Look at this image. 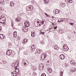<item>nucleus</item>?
Wrapping results in <instances>:
<instances>
[{
	"label": "nucleus",
	"instance_id": "1",
	"mask_svg": "<svg viewBox=\"0 0 76 76\" xmlns=\"http://www.w3.org/2000/svg\"><path fill=\"white\" fill-rule=\"evenodd\" d=\"M69 48H68L67 44H65L63 46V50H64L65 51H67L69 50Z\"/></svg>",
	"mask_w": 76,
	"mask_h": 76
},
{
	"label": "nucleus",
	"instance_id": "2",
	"mask_svg": "<svg viewBox=\"0 0 76 76\" xmlns=\"http://www.w3.org/2000/svg\"><path fill=\"white\" fill-rule=\"evenodd\" d=\"M47 57V54L45 53H43L41 54V58L42 60H45Z\"/></svg>",
	"mask_w": 76,
	"mask_h": 76
},
{
	"label": "nucleus",
	"instance_id": "3",
	"mask_svg": "<svg viewBox=\"0 0 76 76\" xmlns=\"http://www.w3.org/2000/svg\"><path fill=\"white\" fill-rule=\"evenodd\" d=\"M6 54L8 56H10L12 54V50L9 49L6 52Z\"/></svg>",
	"mask_w": 76,
	"mask_h": 76
},
{
	"label": "nucleus",
	"instance_id": "4",
	"mask_svg": "<svg viewBox=\"0 0 76 76\" xmlns=\"http://www.w3.org/2000/svg\"><path fill=\"white\" fill-rule=\"evenodd\" d=\"M22 29L25 32H28V28H27V27L26 26H24L22 28Z\"/></svg>",
	"mask_w": 76,
	"mask_h": 76
},
{
	"label": "nucleus",
	"instance_id": "5",
	"mask_svg": "<svg viewBox=\"0 0 76 76\" xmlns=\"http://www.w3.org/2000/svg\"><path fill=\"white\" fill-rule=\"evenodd\" d=\"M1 20L4 21L3 23V26L6 25V23H5V22H6V17L4 16H3V18H2V19Z\"/></svg>",
	"mask_w": 76,
	"mask_h": 76
},
{
	"label": "nucleus",
	"instance_id": "6",
	"mask_svg": "<svg viewBox=\"0 0 76 76\" xmlns=\"http://www.w3.org/2000/svg\"><path fill=\"white\" fill-rule=\"evenodd\" d=\"M70 63L71 64L72 66H76V62H75V61L73 60H71L70 62Z\"/></svg>",
	"mask_w": 76,
	"mask_h": 76
},
{
	"label": "nucleus",
	"instance_id": "7",
	"mask_svg": "<svg viewBox=\"0 0 76 76\" xmlns=\"http://www.w3.org/2000/svg\"><path fill=\"white\" fill-rule=\"evenodd\" d=\"M24 25L26 27H29V23L28 22V21H26L24 23Z\"/></svg>",
	"mask_w": 76,
	"mask_h": 76
},
{
	"label": "nucleus",
	"instance_id": "8",
	"mask_svg": "<svg viewBox=\"0 0 76 76\" xmlns=\"http://www.w3.org/2000/svg\"><path fill=\"white\" fill-rule=\"evenodd\" d=\"M60 58L61 60H64L65 58V56L64 55L61 54L60 56Z\"/></svg>",
	"mask_w": 76,
	"mask_h": 76
},
{
	"label": "nucleus",
	"instance_id": "9",
	"mask_svg": "<svg viewBox=\"0 0 76 76\" xmlns=\"http://www.w3.org/2000/svg\"><path fill=\"white\" fill-rule=\"evenodd\" d=\"M47 70H48V72H49V73H51L53 72L52 69L50 68V67H48L47 69Z\"/></svg>",
	"mask_w": 76,
	"mask_h": 76
},
{
	"label": "nucleus",
	"instance_id": "10",
	"mask_svg": "<svg viewBox=\"0 0 76 76\" xmlns=\"http://www.w3.org/2000/svg\"><path fill=\"white\" fill-rule=\"evenodd\" d=\"M21 20V19L19 17H17V18L15 19V21L18 22H20Z\"/></svg>",
	"mask_w": 76,
	"mask_h": 76
},
{
	"label": "nucleus",
	"instance_id": "11",
	"mask_svg": "<svg viewBox=\"0 0 76 76\" xmlns=\"http://www.w3.org/2000/svg\"><path fill=\"white\" fill-rule=\"evenodd\" d=\"M35 35V32L34 31H31V36L32 37H34Z\"/></svg>",
	"mask_w": 76,
	"mask_h": 76
},
{
	"label": "nucleus",
	"instance_id": "12",
	"mask_svg": "<svg viewBox=\"0 0 76 76\" xmlns=\"http://www.w3.org/2000/svg\"><path fill=\"white\" fill-rule=\"evenodd\" d=\"M36 51L37 53H38V54H40V53L42 52V50L37 49Z\"/></svg>",
	"mask_w": 76,
	"mask_h": 76
},
{
	"label": "nucleus",
	"instance_id": "13",
	"mask_svg": "<svg viewBox=\"0 0 76 76\" xmlns=\"http://www.w3.org/2000/svg\"><path fill=\"white\" fill-rule=\"evenodd\" d=\"M24 64L25 66H28V62L27 61H24Z\"/></svg>",
	"mask_w": 76,
	"mask_h": 76
},
{
	"label": "nucleus",
	"instance_id": "14",
	"mask_svg": "<svg viewBox=\"0 0 76 76\" xmlns=\"http://www.w3.org/2000/svg\"><path fill=\"white\" fill-rule=\"evenodd\" d=\"M59 48V47H58V46L56 45L54 47V49L55 50H57V51H58V49Z\"/></svg>",
	"mask_w": 76,
	"mask_h": 76
},
{
	"label": "nucleus",
	"instance_id": "15",
	"mask_svg": "<svg viewBox=\"0 0 76 76\" xmlns=\"http://www.w3.org/2000/svg\"><path fill=\"white\" fill-rule=\"evenodd\" d=\"M15 4H14V2H10V6L11 7H13L14 6Z\"/></svg>",
	"mask_w": 76,
	"mask_h": 76
},
{
	"label": "nucleus",
	"instance_id": "16",
	"mask_svg": "<svg viewBox=\"0 0 76 76\" xmlns=\"http://www.w3.org/2000/svg\"><path fill=\"white\" fill-rule=\"evenodd\" d=\"M61 6L62 7H66V4H61Z\"/></svg>",
	"mask_w": 76,
	"mask_h": 76
},
{
	"label": "nucleus",
	"instance_id": "17",
	"mask_svg": "<svg viewBox=\"0 0 76 76\" xmlns=\"http://www.w3.org/2000/svg\"><path fill=\"white\" fill-rule=\"evenodd\" d=\"M17 31H15L14 32V34H13V35L14 37H16V36H17V34L16 33Z\"/></svg>",
	"mask_w": 76,
	"mask_h": 76
},
{
	"label": "nucleus",
	"instance_id": "18",
	"mask_svg": "<svg viewBox=\"0 0 76 76\" xmlns=\"http://www.w3.org/2000/svg\"><path fill=\"white\" fill-rule=\"evenodd\" d=\"M58 53H61L63 51V50L59 48L58 50Z\"/></svg>",
	"mask_w": 76,
	"mask_h": 76
},
{
	"label": "nucleus",
	"instance_id": "19",
	"mask_svg": "<svg viewBox=\"0 0 76 76\" xmlns=\"http://www.w3.org/2000/svg\"><path fill=\"white\" fill-rule=\"evenodd\" d=\"M44 67V65H43V64H40L39 66V67Z\"/></svg>",
	"mask_w": 76,
	"mask_h": 76
},
{
	"label": "nucleus",
	"instance_id": "20",
	"mask_svg": "<svg viewBox=\"0 0 76 76\" xmlns=\"http://www.w3.org/2000/svg\"><path fill=\"white\" fill-rule=\"evenodd\" d=\"M67 2L68 3H73V1L72 0H68L67 1Z\"/></svg>",
	"mask_w": 76,
	"mask_h": 76
},
{
	"label": "nucleus",
	"instance_id": "21",
	"mask_svg": "<svg viewBox=\"0 0 76 76\" xmlns=\"http://www.w3.org/2000/svg\"><path fill=\"white\" fill-rule=\"evenodd\" d=\"M0 38L1 39L4 38V36L3 35V34H2V35H1V34H0Z\"/></svg>",
	"mask_w": 76,
	"mask_h": 76
},
{
	"label": "nucleus",
	"instance_id": "22",
	"mask_svg": "<svg viewBox=\"0 0 76 76\" xmlns=\"http://www.w3.org/2000/svg\"><path fill=\"white\" fill-rule=\"evenodd\" d=\"M71 70L72 71V73L73 72H75L76 71V68H74V69H71Z\"/></svg>",
	"mask_w": 76,
	"mask_h": 76
},
{
	"label": "nucleus",
	"instance_id": "23",
	"mask_svg": "<svg viewBox=\"0 0 76 76\" xmlns=\"http://www.w3.org/2000/svg\"><path fill=\"white\" fill-rule=\"evenodd\" d=\"M25 55H28L29 54V52L28 51H26L24 53Z\"/></svg>",
	"mask_w": 76,
	"mask_h": 76
},
{
	"label": "nucleus",
	"instance_id": "24",
	"mask_svg": "<svg viewBox=\"0 0 76 76\" xmlns=\"http://www.w3.org/2000/svg\"><path fill=\"white\" fill-rule=\"evenodd\" d=\"M0 10L1 12H3L4 11V8L1 7H0Z\"/></svg>",
	"mask_w": 76,
	"mask_h": 76
},
{
	"label": "nucleus",
	"instance_id": "25",
	"mask_svg": "<svg viewBox=\"0 0 76 76\" xmlns=\"http://www.w3.org/2000/svg\"><path fill=\"white\" fill-rule=\"evenodd\" d=\"M27 10H31V8L30 7V6H27L26 7Z\"/></svg>",
	"mask_w": 76,
	"mask_h": 76
},
{
	"label": "nucleus",
	"instance_id": "26",
	"mask_svg": "<svg viewBox=\"0 0 76 76\" xmlns=\"http://www.w3.org/2000/svg\"><path fill=\"white\" fill-rule=\"evenodd\" d=\"M31 49L32 51H35V48H32V47H31Z\"/></svg>",
	"mask_w": 76,
	"mask_h": 76
},
{
	"label": "nucleus",
	"instance_id": "27",
	"mask_svg": "<svg viewBox=\"0 0 76 76\" xmlns=\"http://www.w3.org/2000/svg\"><path fill=\"white\" fill-rule=\"evenodd\" d=\"M39 70H42L44 69V67H39Z\"/></svg>",
	"mask_w": 76,
	"mask_h": 76
},
{
	"label": "nucleus",
	"instance_id": "28",
	"mask_svg": "<svg viewBox=\"0 0 76 76\" xmlns=\"http://www.w3.org/2000/svg\"><path fill=\"white\" fill-rule=\"evenodd\" d=\"M44 1L45 3L47 4L48 3V2H49V0H44Z\"/></svg>",
	"mask_w": 76,
	"mask_h": 76
},
{
	"label": "nucleus",
	"instance_id": "29",
	"mask_svg": "<svg viewBox=\"0 0 76 76\" xmlns=\"http://www.w3.org/2000/svg\"><path fill=\"white\" fill-rule=\"evenodd\" d=\"M18 71H16V73L17 75H18V76H19V74H20V71H19V70H18Z\"/></svg>",
	"mask_w": 76,
	"mask_h": 76
},
{
	"label": "nucleus",
	"instance_id": "30",
	"mask_svg": "<svg viewBox=\"0 0 76 76\" xmlns=\"http://www.w3.org/2000/svg\"><path fill=\"white\" fill-rule=\"evenodd\" d=\"M15 72H16V70H19V69L18 68H17V66H15Z\"/></svg>",
	"mask_w": 76,
	"mask_h": 76
},
{
	"label": "nucleus",
	"instance_id": "31",
	"mask_svg": "<svg viewBox=\"0 0 76 76\" xmlns=\"http://www.w3.org/2000/svg\"><path fill=\"white\" fill-rule=\"evenodd\" d=\"M3 16H4L3 15H1V17H0V20H1L2 19H3Z\"/></svg>",
	"mask_w": 76,
	"mask_h": 76
},
{
	"label": "nucleus",
	"instance_id": "32",
	"mask_svg": "<svg viewBox=\"0 0 76 76\" xmlns=\"http://www.w3.org/2000/svg\"><path fill=\"white\" fill-rule=\"evenodd\" d=\"M63 72L61 71L60 73V75L62 76L63 75Z\"/></svg>",
	"mask_w": 76,
	"mask_h": 76
},
{
	"label": "nucleus",
	"instance_id": "33",
	"mask_svg": "<svg viewBox=\"0 0 76 76\" xmlns=\"http://www.w3.org/2000/svg\"><path fill=\"white\" fill-rule=\"evenodd\" d=\"M41 76H46V75L45 73H43L41 75Z\"/></svg>",
	"mask_w": 76,
	"mask_h": 76
},
{
	"label": "nucleus",
	"instance_id": "34",
	"mask_svg": "<svg viewBox=\"0 0 76 76\" xmlns=\"http://www.w3.org/2000/svg\"><path fill=\"white\" fill-rule=\"evenodd\" d=\"M33 76H36V75H37V74L35 72H34L33 73Z\"/></svg>",
	"mask_w": 76,
	"mask_h": 76
},
{
	"label": "nucleus",
	"instance_id": "35",
	"mask_svg": "<svg viewBox=\"0 0 76 76\" xmlns=\"http://www.w3.org/2000/svg\"><path fill=\"white\" fill-rule=\"evenodd\" d=\"M31 68L32 69H34V70H35V69H34V66H31Z\"/></svg>",
	"mask_w": 76,
	"mask_h": 76
},
{
	"label": "nucleus",
	"instance_id": "36",
	"mask_svg": "<svg viewBox=\"0 0 76 76\" xmlns=\"http://www.w3.org/2000/svg\"><path fill=\"white\" fill-rule=\"evenodd\" d=\"M30 10H32V9H33V7L31 5H30Z\"/></svg>",
	"mask_w": 76,
	"mask_h": 76
},
{
	"label": "nucleus",
	"instance_id": "37",
	"mask_svg": "<svg viewBox=\"0 0 76 76\" xmlns=\"http://www.w3.org/2000/svg\"><path fill=\"white\" fill-rule=\"evenodd\" d=\"M12 27H13V21H12V25H11Z\"/></svg>",
	"mask_w": 76,
	"mask_h": 76
},
{
	"label": "nucleus",
	"instance_id": "38",
	"mask_svg": "<svg viewBox=\"0 0 76 76\" xmlns=\"http://www.w3.org/2000/svg\"><path fill=\"white\" fill-rule=\"evenodd\" d=\"M63 19L65 21H66V20H68V18H64Z\"/></svg>",
	"mask_w": 76,
	"mask_h": 76
},
{
	"label": "nucleus",
	"instance_id": "39",
	"mask_svg": "<svg viewBox=\"0 0 76 76\" xmlns=\"http://www.w3.org/2000/svg\"><path fill=\"white\" fill-rule=\"evenodd\" d=\"M18 75H17V74H16V73H14L13 75V76H18Z\"/></svg>",
	"mask_w": 76,
	"mask_h": 76
},
{
	"label": "nucleus",
	"instance_id": "40",
	"mask_svg": "<svg viewBox=\"0 0 76 76\" xmlns=\"http://www.w3.org/2000/svg\"><path fill=\"white\" fill-rule=\"evenodd\" d=\"M44 20H42V25H44Z\"/></svg>",
	"mask_w": 76,
	"mask_h": 76
},
{
	"label": "nucleus",
	"instance_id": "41",
	"mask_svg": "<svg viewBox=\"0 0 76 76\" xmlns=\"http://www.w3.org/2000/svg\"><path fill=\"white\" fill-rule=\"evenodd\" d=\"M26 42L25 40H23V44H25Z\"/></svg>",
	"mask_w": 76,
	"mask_h": 76
},
{
	"label": "nucleus",
	"instance_id": "42",
	"mask_svg": "<svg viewBox=\"0 0 76 76\" xmlns=\"http://www.w3.org/2000/svg\"><path fill=\"white\" fill-rule=\"evenodd\" d=\"M69 24H70L71 25H74L73 23H70Z\"/></svg>",
	"mask_w": 76,
	"mask_h": 76
},
{
	"label": "nucleus",
	"instance_id": "43",
	"mask_svg": "<svg viewBox=\"0 0 76 76\" xmlns=\"http://www.w3.org/2000/svg\"><path fill=\"white\" fill-rule=\"evenodd\" d=\"M27 39H25L24 40L25 41V42H27Z\"/></svg>",
	"mask_w": 76,
	"mask_h": 76
},
{
	"label": "nucleus",
	"instance_id": "44",
	"mask_svg": "<svg viewBox=\"0 0 76 76\" xmlns=\"http://www.w3.org/2000/svg\"><path fill=\"white\" fill-rule=\"evenodd\" d=\"M38 19H35L34 20V21L35 22H36L37 21H37H38Z\"/></svg>",
	"mask_w": 76,
	"mask_h": 76
},
{
	"label": "nucleus",
	"instance_id": "45",
	"mask_svg": "<svg viewBox=\"0 0 76 76\" xmlns=\"http://www.w3.org/2000/svg\"><path fill=\"white\" fill-rule=\"evenodd\" d=\"M41 34H43V35H44V32H42V31L41 32Z\"/></svg>",
	"mask_w": 76,
	"mask_h": 76
},
{
	"label": "nucleus",
	"instance_id": "46",
	"mask_svg": "<svg viewBox=\"0 0 76 76\" xmlns=\"http://www.w3.org/2000/svg\"><path fill=\"white\" fill-rule=\"evenodd\" d=\"M57 26H56L54 28V29H57Z\"/></svg>",
	"mask_w": 76,
	"mask_h": 76
},
{
	"label": "nucleus",
	"instance_id": "47",
	"mask_svg": "<svg viewBox=\"0 0 76 76\" xmlns=\"http://www.w3.org/2000/svg\"><path fill=\"white\" fill-rule=\"evenodd\" d=\"M20 24H19L18 25H15L16 26H20Z\"/></svg>",
	"mask_w": 76,
	"mask_h": 76
},
{
	"label": "nucleus",
	"instance_id": "48",
	"mask_svg": "<svg viewBox=\"0 0 76 76\" xmlns=\"http://www.w3.org/2000/svg\"><path fill=\"white\" fill-rule=\"evenodd\" d=\"M67 65L66 64H65V67H67Z\"/></svg>",
	"mask_w": 76,
	"mask_h": 76
},
{
	"label": "nucleus",
	"instance_id": "49",
	"mask_svg": "<svg viewBox=\"0 0 76 76\" xmlns=\"http://www.w3.org/2000/svg\"><path fill=\"white\" fill-rule=\"evenodd\" d=\"M37 23H39V21H38L37 22Z\"/></svg>",
	"mask_w": 76,
	"mask_h": 76
},
{
	"label": "nucleus",
	"instance_id": "50",
	"mask_svg": "<svg viewBox=\"0 0 76 76\" xmlns=\"http://www.w3.org/2000/svg\"><path fill=\"white\" fill-rule=\"evenodd\" d=\"M3 62H4V64H5V63H6V61H3Z\"/></svg>",
	"mask_w": 76,
	"mask_h": 76
},
{
	"label": "nucleus",
	"instance_id": "51",
	"mask_svg": "<svg viewBox=\"0 0 76 76\" xmlns=\"http://www.w3.org/2000/svg\"><path fill=\"white\" fill-rule=\"evenodd\" d=\"M45 15H47V14L46 13H45Z\"/></svg>",
	"mask_w": 76,
	"mask_h": 76
},
{
	"label": "nucleus",
	"instance_id": "52",
	"mask_svg": "<svg viewBox=\"0 0 76 76\" xmlns=\"http://www.w3.org/2000/svg\"><path fill=\"white\" fill-rule=\"evenodd\" d=\"M0 23H2V24H3V22H1L0 21Z\"/></svg>",
	"mask_w": 76,
	"mask_h": 76
},
{
	"label": "nucleus",
	"instance_id": "53",
	"mask_svg": "<svg viewBox=\"0 0 76 76\" xmlns=\"http://www.w3.org/2000/svg\"><path fill=\"white\" fill-rule=\"evenodd\" d=\"M0 29L1 30V26H0Z\"/></svg>",
	"mask_w": 76,
	"mask_h": 76
},
{
	"label": "nucleus",
	"instance_id": "54",
	"mask_svg": "<svg viewBox=\"0 0 76 76\" xmlns=\"http://www.w3.org/2000/svg\"><path fill=\"white\" fill-rule=\"evenodd\" d=\"M58 22H60V20H58Z\"/></svg>",
	"mask_w": 76,
	"mask_h": 76
},
{
	"label": "nucleus",
	"instance_id": "55",
	"mask_svg": "<svg viewBox=\"0 0 76 76\" xmlns=\"http://www.w3.org/2000/svg\"><path fill=\"white\" fill-rule=\"evenodd\" d=\"M47 16H48V17H50V16L48 15H47Z\"/></svg>",
	"mask_w": 76,
	"mask_h": 76
},
{
	"label": "nucleus",
	"instance_id": "56",
	"mask_svg": "<svg viewBox=\"0 0 76 76\" xmlns=\"http://www.w3.org/2000/svg\"><path fill=\"white\" fill-rule=\"evenodd\" d=\"M11 74H13V72H11Z\"/></svg>",
	"mask_w": 76,
	"mask_h": 76
},
{
	"label": "nucleus",
	"instance_id": "57",
	"mask_svg": "<svg viewBox=\"0 0 76 76\" xmlns=\"http://www.w3.org/2000/svg\"><path fill=\"white\" fill-rule=\"evenodd\" d=\"M0 64H2V63L0 62Z\"/></svg>",
	"mask_w": 76,
	"mask_h": 76
},
{
	"label": "nucleus",
	"instance_id": "58",
	"mask_svg": "<svg viewBox=\"0 0 76 76\" xmlns=\"http://www.w3.org/2000/svg\"><path fill=\"white\" fill-rule=\"evenodd\" d=\"M56 14H58V13H55V12H54Z\"/></svg>",
	"mask_w": 76,
	"mask_h": 76
},
{
	"label": "nucleus",
	"instance_id": "59",
	"mask_svg": "<svg viewBox=\"0 0 76 76\" xmlns=\"http://www.w3.org/2000/svg\"><path fill=\"white\" fill-rule=\"evenodd\" d=\"M52 18H54V17L53 16H52Z\"/></svg>",
	"mask_w": 76,
	"mask_h": 76
},
{
	"label": "nucleus",
	"instance_id": "60",
	"mask_svg": "<svg viewBox=\"0 0 76 76\" xmlns=\"http://www.w3.org/2000/svg\"><path fill=\"white\" fill-rule=\"evenodd\" d=\"M14 57V56H13H13H12V57Z\"/></svg>",
	"mask_w": 76,
	"mask_h": 76
},
{
	"label": "nucleus",
	"instance_id": "61",
	"mask_svg": "<svg viewBox=\"0 0 76 76\" xmlns=\"http://www.w3.org/2000/svg\"><path fill=\"white\" fill-rule=\"evenodd\" d=\"M58 12H60V10L58 11Z\"/></svg>",
	"mask_w": 76,
	"mask_h": 76
},
{
	"label": "nucleus",
	"instance_id": "62",
	"mask_svg": "<svg viewBox=\"0 0 76 76\" xmlns=\"http://www.w3.org/2000/svg\"><path fill=\"white\" fill-rule=\"evenodd\" d=\"M55 11V12H57V11H56V10Z\"/></svg>",
	"mask_w": 76,
	"mask_h": 76
},
{
	"label": "nucleus",
	"instance_id": "63",
	"mask_svg": "<svg viewBox=\"0 0 76 76\" xmlns=\"http://www.w3.org/2000/svg\"><path fill=\"white\" fill-rule=\"evenodd\" d=\"M61 21H62L61 20H60L59 21H60V22H61Z\"/></svg>",
	"mask_w": 76,
	"mask_h": 76
},
{
	"label": "nucleus",
	"instance_id": "64",
	"mask_svg": "<svg viewBox=\"0 0 76 76\" xmlns=\"http://www.w3.org/2000/svg\"><path fill=\"white\" fill-rule=\"evenodd\" d=\"M61 21L62 22H63L64 21H63V20H62Z\"/></svg>",
	"mask_w": 76,
	"mask_h": 76
}]
</instances>
